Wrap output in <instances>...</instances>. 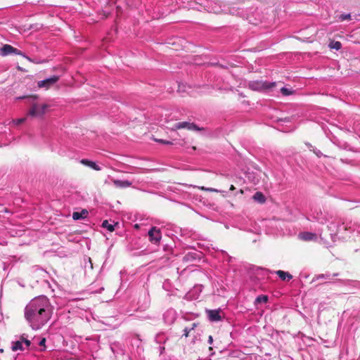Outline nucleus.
<instances>
[{"mask_svg": "<svg viewBox=\"0 0 360 360\" xmlns=\"http://www.w3.org/2000/svg\"><path fill=\"white\" fill-rule=\"evenodd\" d=\"M52 309L49 299L45 296L32 300L25 309V317L33 328H39L51 319Z\"/></svg>", "mask_w": 360, "mask_h": 360, "instance_id": "1", "label": "nucleus"}, {"mask_svg": "<svg viewBox=\"0 0 360 360\" xmlns=\"http://www.w3.org/2000/svg\"><path fill=\"white\" fill-rule=\"evenodd\" d=\"M49 108V105L47 104H39L37 103H34L32 104V106L28 111L27 115L33 117L43 118Z\"/></svg>", "mask_w": 360, "mask_h": 360, "instance_id": "2", "label": "nucleus"}, {"mask_svg": "<svg viewBox=\"0 0 360 360\" xmlns=\"http://www.w3.org/2000/svg\"><path fill=\"white\" fill-rule=\"evenodd\" d=\"M249 86L255 91H266L274 88L276 86V82L257 81L251 82Z\"/></svg>", "mask_w": 360, "mask_h": 360, "instance_id": "3", "label": "nucleus"}, {"mask_svg": "<svg viewBox=\"0 0 360 360\" xmlns=\"http://www.w3.org/2000/svg\"><path fill=\"white\" fill-rule=\"evenodd\" d=\"M149 240L154 244H158L162 238V233L159 229L153 226L148 231Z\"/></svg>", "mask_w": 360, "mask_h": 360, "instance_id": "4", "label": "nucleus"}, {"mask_svg": "<svg viewBox=\"0 0 360 360\" xmlns=\"http://www.w3.org/2000/svg\"><path fill=\"white\" fill-rule=\"evenodd\" d=\"M180 129H187L188 130H197V131L202 130V129L199 128L194 123H191V122H182L176 123L172 128L173 130Z\"/></svg>", "mask_w": 360, "mask_h": 360, "instance_id": "5", "label": "nucleus"}, {"mask_svg": "<svg viewBox=\"0 0 360 360\" xmlns=\"http://www.w3.org/2000/svg\"><path fill=\"white\" fill-rule=\"evenodd\" d=\"M58 79L59 77L54 75L50 78L38 82V86L39 88L45 87L46 89H49L50 86L56 84Z\"/></svg>", "mask_w": 360, "mask_h": 360, "instance_id": "6", "label": "nucleus"}, {"mask_svg": "<svg viewBox=\"0 0 360 360\" xmlns=\"http://www.w3.org/2000/svg\"><path fill=\"white\" fill-rule=\"evenodd\" d=\"M11 53L20 54V51L9 44H5L0 49V55L6 56Z\"/></svg>", "mask_w": 360, "mask_h": 360, "instance_id": "7", "label": "nucleus"}, {"mask_svg": "<svg viewBox=\"0 0 360 360\" xmlns=\"http://www.w3.org/2000/svg\"><path fill=\"white\" fill-rule=\"evenodd\" d=\"M207 312L210 320L212 321H219L221 319L219 310H208Z\"/></svg>", "mask_w": 360, "mask_h": 360, "instance_id": "8", "label": "nucleus"}, {"mask_svg": "<svg viewBox=\"0 0 360 360\" xmlns=\"http://www.w3.org/2000/svg\"><path fill=\"white\" fill-rule=\"evenodd\" d=\"M80 162L81 164L89 167L96 171H100L101 169V167L96 164V162L87 159H82Z\"/></svg>", "mask_w": 360, "mask_h": 360, "instance_id": "9", "label": "nucleus"}, {"mask_svg": "<svg viewBox=\"0 0 360 360\" xmlns=\"http://www.w3.org/2000/svg\"><path fill=\"white\" fill-rule=\"evenodd\" d=\"M114 185L117 188H127L131 186V183L127 180L121 181L117 179H112Z\"/></svg>", "mask_w": 360, "mask_h": 360, "instance_id": "10", "label": "nucleus"}, {"mask_svg": "<svg viewBox=\"0 0 360 360\" xmlns=\"http://www.w3.org/2000/svg\"><path fill=\"white\" fill-rule=\"evenodd\" d=\"M88 211L86 210H82L80 212H75L72 214V219L74 220H78L80 219H85L88 216Z\"/></svg>", "mask_w": 360, "mask_h": 360, "instance_id": "11", "label": "nucleus"}, {"mask_svg": "<svg viewBox=\"0 0 360 360\" xmlns=\"http://www.w3.org/2000/svg\"><path fill=\"white\" fill-rule=\"evenodd\" d=\"M276 274L282 281H290L292 278V276L290 273L282 270H278L276 271Z\"/></svg>", "mask_w": 360, "mask_h": 360, "instance_id": "12", "label": "nucleus"}, {"mask_svg": "<svg viewBox=\"0 0 360 360\" xmlns=\"http://www.w3.org/2000/svg\"><path fill=\"white\" fill-rule=\"evenodd\" d=\"M12 347H11V349L12 351L13 352H15V351H18V350H20V351H23L25 350V347L23 346V342L22 341V340H17L15 342H13L12 343Z\"/></svg>", "mask_w": 360, "mask_h": 360, "instance_id": "13", "label": "nucleus"}, {"mask_svg": "<svg viewBox=\"0 0 360 360\" xmlns=\"http://www.w3.org/2000/svg\"><path fill=\"white\" fill-rule=\"evenodd\" d=\"M300 236L302 240L306 241L313 240L316 238V234L309 232L302 233Z\"/></svg>", "mask_w": 360, "mask_h": 360, "instance_id": "14", "label": "nucleus"}, {"mask_svg": "<svg viewBox=\"0 0 360 360\" xmlns=\"http://www.w3.org/2000/svg\"><path fill=\"white\" fill-rule=\"evenodd\" d=\"M253 199L260 203H264L266 200L264 195L261 192H256L253 195Z\"/></svg>", "mask_w": 360, "mask_h": 360, "instance_id": "15", "label": "nucleus"}, {"mask_svg": "<svg viewBox=\"0 0 360 360\" xmlns=\"http://www.w3.org/2000/svg\"><path fill=\"white\" fill-rule=\"evenodd\" d=\"M328 46L331 49L340 50L342 47V44L340 41L332 40Z\"/></svg>", "mask_w": 360, "mask_h": 360, "instance_id": "16", "label": "nucleus"}, {"mask_svg": "<svg viewBox=\"0 0 360 360\" xmlns=\"http://www.w3.org/2000/svg\"><path fill=\"white\" fill-rule=\"evenodd\" d=\"M102 227L107 229L110 232H112L115 230V226L110 224L108 220H104L102 222Z\"/></svg>", "mask_w": 360, "mask_h": 360, "instance_id": "17", "label": "nucleus"}, {"mask_svg": "<svg viewBox=\"0 0 360 360\" xmlns=\"http://www.w3.org/2000/svg\"><path fill=\"white\" fill-rule=\"evenodd\" d=\"M268 301L267 295H259L255 300V303H266Z\"/></svg>", "mask_w": 360, "mask_h": 360, "instance_id": "18", "label": "nucleus"}, {"mask_svg": "<svg viewBox=\"0 0 360 360\" xmlns=\"http://www.w3.org/2000/svg\"><path fill=\"white\" fill-rule=\"evenodd\" d=\"M196 326H197V324L195 323H193L191 328L188 329V328H186L184 330V336L186 338L188 337L189 333L191 332V330H193L195 328V327H196Z\"/></svg>", "mask_w": 360, "mask_h": 360, "instance_id": "19", "label": "nucleus"}, {"mask_svg": "<svg viewBox=\"0 0 360 360\" xmlns=\"http://www.w3.org/2000/svg\"><path fill=\"white\" fill-rule=\"evenodd\" d=\"M20 340H22L23 344H25L26 348H28L31 345V342L29 340L26 339L24 337V335L20 336Z\"/></svg>", "mask_w": 360, "mask_h": 360, "instance_id": "20", "label": "nucleus"}, {"mask_svg": "<svg viewBox=\"0 0 360 360\" xmlns=\"http://www.w3.org/2000/svg\"><path fill=\"white\" fill-rule=\"evenodd\" d=\"M281 91L284 96H289L292 94V91L285 87L281 88Z\"/></svg>", "mask_w": 360, "mask_h": 360, "instance_id": "21", "label": "nucleus"}, {"mask_svg": "<svg viewBox=\"0 0 360 360\" xmlns=\"http://www.w3.org/2000/svg\"><path fill=\"white\" fill-rule=\"evenodd\" d=\"M199 188L202 191H210V192H217V193L219 192V190L212 188H205L204 186H202V187H199Z\"/></svg>", "mask_w": 360, "mask_h": 360, "instance_id": "22", "label": "nucleus"}, {"mask_svg": "<svg viewBox=\"0 0 360 360\" xmlns=\"http://www.w3.org/2000/svg\"><path fill=\"white\" fill-rule=\"evenodd\" d=\"M351 18L350 14H342L340 16V19L343 21L346 20H349Z\"/></svg>", "mask_w": 360, "mask_h": 360, "instance_id": "23", "label": "nucleus"}, {"mask_svg": "<svg viewBox=\"0 0 360 360\" xmlns=\"http://www.w3.org/2000/svg\"><path fill=\"white\" fill-rule=\"evenodd\" d=\"M155 141L157 142H159V143H164V144H172V142L168 141H165L163 139H155Z\"/></svg>", "mask_w": 360, "mask_h": 360, "instance_id": "24", "label": "nucleus"}, {"mask_svg": "<svg viewBox=\"0 0 360 360\" xmlns=\"http://www.w3.org/2000/svg\"><path fill=\"white\" fill-rule=\"evenodd\" d=\"M330 278V275H328V274H321V275H319L317 276V279H319V278Z\"/></svg>", "mask_w": 360, "mask_h": 360, "instance_id": "25", "label": "nucleus"}, {"mask_svg": "<svg viewBox=\"0 0 360 360\" xmlns=\"http://www.w3.org/2000/svg\"><path fill=\"white\" fill-rule=\"evenodd\" d=\"M45 343H46V338H43L40 340V342H39V345L40 346H41V347H45Z\"/></svg>", "mask_w": 360, "mask_h": 360, "instance_id": "26", "label": "nucleus"}, {"mask_svg": "<svg viewBox=\"0 0 360 360\" xmlns=\"http://www.w3.org/2000/svg\"><path fill=\"white\" fill-rule=\"evenodd\" d=\"M25 120V118H21V119H18L16 120V124H20L22 123H23Z\"/></svg>", "mask_w": 360, "mask_h": 360, "instance_id": "27", "label": "nucleus"}, {"mask_svg": "<svg viewBox=\"0 0 360 360\" xmlns=\"http://www.w3.org/2000/svg\"><path fill=\"white\" fill-rule=\"evenodd\" d=\"M208 342L210 344H212L213 342V338H212V337L211 335L209 336Z\"/></svg>", "mask_w": 360, "mask_h": 360, "instance_id": "28", "label": "nucleus"}, {"mask_svg": "<svg viewBox=\"0 0 360 360\" xmlns=\"http://www.w3.org/2000/svg\"><path fill=\"white\" fill-rule=\"evenodd\" d=\"M229 189H230V191H234V190L236 189V188H235V186H234L233 185H231V186H230V188H229Z\"/></svg>", "mask_w": 360, "mask_h": 360, "instance_id": "29", "label": "nucleus"}, {"mask_svg": "<svg viewBox=\"0 0 360 360\" xmlns=\"http://www.w3.org/2000/svg\"><path fill=\"white\" fill-rule=\"evenodd\" d=\"M18 69L20 70L21 71H24V72L27 71L25 69H23V68H20V66H18Z\"/></svg>", "mask_w": 360, "mask_h": 360, "instance_id": "30", "label": "nucleus"}, {"mask_svg": "<svg viewBox=\"0 0 360 360\" xmlns=\"http://www.w3.org/2000/svg\"><path fill=\"white\" fill-rule=\"evenodd\" d=\"M30 98H32L35 99V98H37V96H30Z\"/></svg>", "mask_w": 360, "mask_h": 360, "instance_id": "31", "label": "nucleus"}, {"mask_svg": "<svg viewBox=\"0 0 360 360\" xmlns=\"http://www.w3.org/2000/svg\"><path fill=\"white\" fill-rule=\"evenodd\" d=\"M239 193L243 194V191L242 189H240V190L239 191Z\"/></svg>", "mask_w": 360, "mask_h": 360, "instance_id": "32", "label": "nucleus"}, {"mask_svg": "<svg viewBox=\"0 0 360 360\" xmlns=\"http://www.w3.org/2000/svg\"><path fill=\"white\" fill-rule=\"evenodd\" d=\"M112 3L115 4L117 0H110Z\"/></svg>", "mask_w": 360, "mask_h": 360, "instance_id": "33", "label": "nucleus"}, {"mask_svg": "<svg viewBox=\"0 0 360 360\" xmlns=\"http://www.w3.org/2000/svg\"><path fill=\"white\" fill-rule=\"evenodd\" d=\"M25 59L27 60H30V59L29 58H25Z\"/></svg>", "mask_w": 360, "mask_h": 360, "instance_id": "34", "label": "nucleus"}]
</instances>
